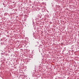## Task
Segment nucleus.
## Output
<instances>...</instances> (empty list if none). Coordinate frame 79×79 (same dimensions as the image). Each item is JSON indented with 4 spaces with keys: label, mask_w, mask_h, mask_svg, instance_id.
I'll return each mask as SVG.
<instances>
[{
    "label": "nucleus",
    "mask_w": 79,
    "mask_h": 79,
    "mask_svg": "<svg viewBox=\"0 0 79 79\" xmlns=\"http://www.w3.org/2000/svg\"><path fill=\"white\" fill-rule=\"evenodd\" d=\"M35 46L36 47H37V45H39V42H36L35 44Z\"/></svg>",
    "instance_id": "f257e3e1"
},
{
    "label": "nucleus",
    "mask_w": 79,
    "mask_h": 79,
    "mask_svg": "<svg viewBox=\"0 0 79 79\" xmlns=\"http://www.w3.org/2000/svg\"><path fill=\"white\" fill-rule=\"evenodd\" d=\"M57 8H58V6L56 5V9H57Z\"/></svg>",
    "instance_id": "f03ea898"
},
{
    "label": "nucleus",
    "mask_w": 79,
    "mask_h": 79,
    "mask_svg": "<svg viewBox=\"0 0 79 79\" xmlns=\"http://www.w3.org/2000/svg\"><path fill=\"white\" fill-rule=\"evenodd\" d=\"M4 54H3V53H1V55H3Z\"/></svg>",
    "instance_id": "7ed1b4c3"
},
{
    "label": "nucleus",
    "mask_w": 79,
    "mask_h": 79,
    "mask_svg": "<svg viewBox=\"0 0 79 79\" xmlns=\"http://www.w3.org/2000/svg\"><path fill=\"white\" fill-rule=\"evenodd\" d=\"M52 6H53V4H52Z\"/></svg>",
    "instance_id": "20e7f679"
},
{
    "label": "nucleus",
    "mask_w": 79,
    "mask_h": 79,
    "mask_svg": "<svg viewBox=\"0 0 79 79\" xmlns=\"http://www.w3.org/2000/svg\"><path fill=\"white\" fill-rule=\"evenodd\" d=\"M35 74V73H33V74H32V75H34Z\"/></svg>",
    "instance_id": "39448f33"
},
{
    "label": "nucleus",
    "mask_w": 79,
    "mask_h": 79,
    "mask_svg": "<svg viewBox=\"0 0 79 79\" xmlns=\"http://www.w3.org/2000/svg\"><path fill=\"white\" fill-rule=\"evenodd\" d=\"M1 52H3V51H2V50H1Z\"/></svg>",
    "instance_id": "423d86ee"
},
{
    "label": "nucleus",
    "mask_w": 79,
    "mask_h": 79,
    "mask_svg": "<svg viewBox=\"0 0 79 79\" xmlns=\"http://www.w3.org/2000/svg\"><path fill=\"white\" fill-rule=\"evenodd\" d=\"M1 56H2V57H3V56H2V55H1Z\"/></svg>",
    "instance_id": "0eeeda50"
}]
</instances>
